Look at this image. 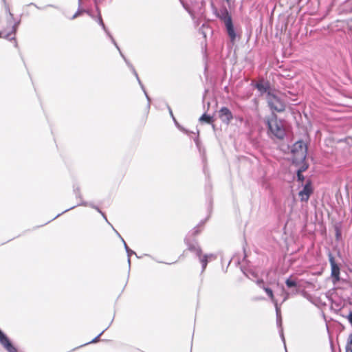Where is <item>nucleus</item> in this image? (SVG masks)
<instances>
[{
    "mask_svg": "<svg viewBox=\"0 0 352 352\" xmlns=\"http://www.w3.org/2000/svg\"><path fill=\"white\" fill-rule=\"evenodd\" d=\"M1 36V32H0V37Z\"/></svg>",
    "mask_w": 352,
    "mask_h": 352,
    "instance_id": "bf43d9fd",
    "label": "nucleus"
},
{
    "mask_svg": "<svg viewBox=\"0 0 352 352\" xmlns=\"http://www.w3.org/2000/svg\"><path fill=\"white\" fill-rule=\"evenodd\" d=\"M254 87L261 94L270 91V85L268 82H258L255 84Z\"/></svg>",
    "mask_w": 352,
    "mask_h": 352,
    "instance_id": "2eb2a0df",
    "label": "nucleus"
},
{
    "mask_svg": "<svg viewBox=\"0 0 352 352\" xmlns=\"http://www.w3.org/2000/svg\"><path fill=\"white\" fill-rule=\"evenodd\" d=\"M74 191L76 193V197L80 198L81 195L79 192V188L78 187L74 188Z\"/></svg>",
    "mask_w": 352,
    "mask_h": 352,
    "instance_id": "4c0bfd02",
    "label": "nucleus"
},
{
    "mask_svg": "<svg viewBox=\"0 0 352 352\" xmlns=\"http://www.w3.org/2000/svg\"><path fill=\"white\" fill-rule=\"evenodd\" d=\"M173 121L176 125V126L182 132H184V133L190 135V134H192L194 133V132L192 131H190L189 130L185 129L184 127H183L182 126H181L177 121V120L175 119V118H173Z\"/></svg>",
    "mask_w": 352,
    "mask_h": 352,
    "instance_id": "412c9836",
    "label": "nucleus"
},
{
    "mask_svg": "<svg viewBox=\"0 0 352 352\" xmlns=\"http://www.w3.org/2000/svg\"><path fill=\"white\" fill-rule=\"evenodd\" d=\"M298 196L301 201H308V180L303 184L302 190L298 192Z\"/></svg>",
    "mask_w": 352,
    "mask_h": 352,
    "instance_id": "ddd939ff",
    "label": "nucleus"
},
{
    "mask_svg": "<svg viewBox=\"0 0 352 352\" xmlns=\"http://www.w3.org/2000/svg\"><path fill=\"white\" fill-rule=\"evenodd\" d=\"M113 230L115 231L116 234L118 236V237L122 240V242L124 245V243H126V242L124 241V239L121 236V235L119 234V232L116 229H113Z\"/></svg>",
    "mask_w": 352,
    "mask_h": 352,
    "instance_id": "ea45409f",
    "label": "nucleus"
},
{
    "mask_svg": "<svg viewBox=\"0 0 352 352\" xmlns=\"http://www.w3.org/2000/svg\"><path fill=\"white\" fill-rule=\"evenodd\" d=\"M104 0H94L95 4H96V7L98 6V3H100L102 1H103Z\"/></svg>",
    "mask_w": 352,
    "mask_h": 352,
    "instance_id": "a18cd8bd",
    "label": "nucleus"
},
{
    "mask_svg": "<svg viewBox=\"0 0 352 352\" xmlns=\"http://www.w3.org/2000/svg\"><path fill=\"white\" fill-rule=\"evenodd\" d=\"M94 209L97 210L100 214L102 212L98 206H96Z\"/></svg>",
    "mask_w": 352,
    "mask_h": 352,
    "instance_id": "49530a36",
    "label": "nucleus"
},
{
    "mask_svg": "<svg viewBox=\"0 0 352 352\" xmlns=\"http://www.w3.org/2000/svg\"><path fill=\"white\" fill-rule=\"evenodd\" d=\"M110 326V324L105 329H104L100 333H99L96 338H94L92 340H91L90 342H87L84 344H82L81 346H80L79 347H81V346H85L87 344H91V343H96L97 342L98 340H99V338L103 334V333L109 328V327Z\"/></svg>",
    "mask_w": 352,
    "mask_h": 352,
    "instance_id": "4be33fe9",
    "label": "nucleus"
},
{
    "mask_svg": "<svg viewBox=\"0 0 352 352\" xmlns=\"http://www.w3.org/2000/svg\"><path fill=\"white\" fill-rule=\"evenodd\" d=\"M256 283L259 287H262L265 290V292H266L267 296L271 298L272 301L274 303V301H277L276 300L274 299L272 289H270V287H264V282L263 280H258Z\"/></svg>",
    "mask_w": 352,
    "mask_h": 352,
    "instance_id": "4468645a",
    "label": "nucleus"
},
{
    "mask_svg": "<svg viewBox=\"0 0 352 352\" xmlns=\"http://www.w3.org/2000/svg\"><path fill=\"white\" fill-rule=\"evenodd\" d=\"M5 8H6V12H8L9 16H10V18H12H12H13V14H12V13L10 12V8H9V6H8L6 3V4H5Z\"/></svg>",
    "mask_w": 352,
    "mask_h": 352,
    "instance_id": "2f4dec72",
    "label": "nucleus"
},
{
    "mask_svg": "<svg viewBox=\"0 0 352 352\" xmlns=\"http://www.w3.org/2000/svg\"><path fill=\"white\" fill-rule=\"evenodd\" d=\"M184 243L187 245V249L194 253L196 256L202 253V250L196 239H190V234H187L184 239Z\"/></svg>",
    "mask_w": 352,
    "mask_h": 352,
    "instance_id": "39448f33",
    "label": "nucleus"
},
{
    "mask_svg": "<svg viewBox=\"0 0 352 352\" xmlns=\"http://www.w3.org/2000/svg\"><path fill=\"white\" fill-rule=\"evenodd\" d=\"M90 0H78V10L70 18L71 20H74L85 13V3L89 2Z\"/></svg>",
    "mask_w": 352,
    "mask_h": 352,
    "instance_id": "9b49d317",
    "label": "nucleus"
},
{
    "mask_svg": "<svg viewBox=\"0 0 352 352\" xmlns=\"http://www.w3.org/2000/svg\"><path fill=\"white\" fill-rule=\"evenodd\" d=\"M124 249H125L126 254H127V257H128L127 262H128V265H129V269L130 270V267H131V258H130V257H131V256L132 254H135L137 257H138V256H137L136 253L133 250H131L128 247V245H126V243H124Z\"/></svg>",
    "mask_w": 352,
    "mask_h": 352,
    "instance_id": "6ab92c4d",
    "label": "nucleus"
},
{
    "mask_svg": "<svg viewBox=\"0 0 352 352\" xmlns=\"http://www.w3.org/2000/svg\"><path fill=\"white\" fill-rule=\"evenodd\" d=\"M2 1H3V2L4 3V4H6V0H2Z\"/></svg>",
    "mask_w": 352,
    "mask_h": 352,
    "instance_id": "6e6d98bb",
    "label": "nucleus"
},
{
    "mask_svg": "<svg viewBox=\"0 0 352 352\" xmlns=\"http://www.w3.org/2000/svg\"><path fill=\"white\" fill-rule=\"evenodd\" d=\"M340 236V234L339 233V231L337 230V232H336V237H337V239H339Z\"/></svg>",
    "mask_w": 352,
    "mask_h": 352,
    "instance_id": "de8ad7c7",
    "label": "nucleus"
},
{
    "mask_svg": "<svg viewBox=\"0 0 352 352\" xmlns=\"http://www.w3.org/2000/svg\"><path fill=\"white\" fill-rule=\"evenodd\" d=\"M109 225H110V226H111V227H112V228H113V229H115V228L112 226V224H109Z\"/></svg>",
    "mask_w": 352,
    "mask_h": 352,
    "instance_id": "13d9d810",
    "label": "nucleus"
},
{
    "mask_svg": "<svg viewBox=\"0 0 352 352\" xmlns=\"http://www.w3.org/2000/svg\"><path fill=\"white\" fill-rule=\"evenodd\" d=\"M346 352H352V333L349 336L346 346Z\"/></svg>",
    "mask_w": 352,
    "mask_h": 352,
    "instance_id": "5701e85b",
    "label": "nucleus"
},
{
    "mask_svg": "<svg viewBox=\"0 0 352 352\" xmlns=\"http://www.w3.org/2000/svg\"><path fill=\"white\" fill-rule=\"evenodd\" d=\"M212 12L216 17L223 23L226 33L229 36L230 41L234 43L236 38V33L235 32L232 16L228 8L226 6H222L219 10H218L212 5Z\"/></svg>",
    "mask_w": 352,
    "mask_h": 352,
    "instance_id": "f257e3e1",
    "label": "nucleus"
},
{
    "mask_svg": "<svg viewBox=\"0 0 352 352\" xmlns=\"http://www.w3.org/2000/svg\"><path fill=\"white\" fill-rule=\"evenodd\" d=\"M78 206H89L92 208H95V207L96 206V205H94L93 203H88L87 201H81L80 203H78L76 206H74L68 209H66L65 210H64L63 212H62L60 214H58L55 217H54L52 219H55L56 218L58 217L61 214H63L73 208H74L75 207Z\"/></svg>",
    "mask_w": 352,
    "mask_h": 352,
    "instance_id": "dca6fc26",
    "label": "nucleus"
},
{
    "mask_svg": "<svg viewBox=\"0 0 352 352\" xmlns=\"http://www.w3.org/2000/svg\"><path fill=\"white\" fill-rule=\"evenodd\" d=\"M285 284L288 288L293 289L292 292L294 294H298L300 290V286L298 285V282L292 277H289L285 281Z\"/></svg>",
    "mask_w": 352,
    "mask_h": 352,
    "instance_id": "f8f14e48",
    "label": "nucleus"
},
{
    "mask_svg": "<svg viewBox=\"0 0 352 352\" xmlns=\"http://www.w3.org/2000/svg\"><path fill=\"white\" fill-rule=\"evenodd\" d=\"M128 67L131 71V72L135 76V77H138V73H137L135 69L134 68V67L133 66V65L132 64L130 65Z\"/></svg>",
    "mask_w": 352,
    "mask_h": 352,
    "instance_id": "c756f323",
    "label": "nucleus"
},
{
    "mask_svg": "<svg viewBox=\"0 0 352 352\" xmlns=\"http://www.w3.org/2000/svg\"><path fill=\"white\" fill-rule=\"evenodd\" d=\"M0 344L8 352H18L7 335L0 329Z\"/></svg>",
    "mask_w": 352,
    "mask_h": 352,
    "instance_id": "423d86ee",
    "label": "nucleus"
},
{
    "mask_svg": "<svg viewBox=\"0 0 352 352\" xmlns=\"http://www.w3.org/2000/svg\"><path fill=\"white\" fill-rule=\"evenodd\" d=\"M107 35L109 37V38L111 39L112 43L115 45V47H116V49L119 51V52H122L119 46L118 45L117 43L116 42L115 39L113 38V37L112 36V35L111 34V33L109 32V31H107Z\"/></svg>",
    "mask_w": 352,
    "mask_h": 352,
    "instance_id": "a878e982",
    "label": "nucleus"
},
{
    "mask_svg": "<svg viewBox=\"0 0 352 352\" xmlns=\"http://www.w3.org/2000/svg\"><path fill=\"white\" fill-rule=\"evenodd\" d=\"M227 3H229L230 0H225Z\"/></svg>",
    "mask_w": 352,
    "mask_h": 352,
    "instance_id": "5fc2aeb1",
    "label": "nucleus"
},
{
    "mask_svg": "<svg viewBox=\"0 0 352 352\" xmlns=\"http://www.w3.org/2000/svg\"><path fill=\"white\" fill-rule=\"evenodd\" d=\"M197 256L201 264V272H204L210 261L214 260L216 258V256L213 254H202L201 253L200 255H197Z\"/></svg>",
    "mask_w": 352,
    "mask_h": 352,
    "instance_id": "1a4fd4ad",
    "label": "nucleus"
},
{
    "mask_svg": "<svg viewBox=\"0 0 352 352\" xmlns=\"http://www.w3.org/2000/svg\"><path fill=\"white\" fill-rule=\"evenodd\" d=\"M219 117L221 121L228 124L233 119V115L231 111L226 107H223L219 111Z\"/></svg>",
    "mask_w": 352,
    "mask_h": 352,
    "instance_id": "0eeeda50",
    "label": "nucleus"
},
{
    "mask_svg": "<svg viewBox=\"0 0 352 352\" xmlns=\"http://www.w3.org/2000/svg\"><path fill=\"white\" fill-rule=\"evenodd\" d=\"M309 195L311 194V186H309Z\"/></svg>",
    "mask_w": 352,
    "mask_h": 352,
    "instance_id": "3c124183",
    "label": "nucleus"
},
{
    "mask_svg": "<svg viewBox=\"0 0 352 352\" xmlns=\"http://www.w3.org/2000/svg\"><path fill=\"white\" fill-rule=\"evenodd\" d=\"M85 10L86 11L85 12V13L87 14L93 19L96 18L95 16L92 14L91 10L87 8V3H85Z\"/></svg>",
    "mask_w": 352,
    "mask_h": 352,
    "instance_id": "bb28decb",
    "label": "nucleus"
},
{
    "mask_svg": "<svg viewBox=\"0 0 352 352\" xmlns=\"http://www.w3.org/2000/svg\"><path fill=\"white\" fill-rule=\"evenodd\" d=\"M100 214L102 216V218H104V219L107 222V223L110 224V223L107 220V218L105 214L103 212H102V213H100Z\"/></svg>",
    "mask_w": 352,
    "mask_h": 352,
    "instance_id": "c03bdc74",
    "label": "nucleus"
},
{
    "mask_svg": "<svg viewBox=\"0 0 352 352\" xmlns=\"http://www.w3.org/2000/svg\"><path fill=\"white\" fill-rule=\"evenodd\" d=\"M135 78H136V79H137V80L138 82V84L140 85L141 89H142V91H144V89H145L144 86L143 85L142 82H141L139 76H138V77H135Z\"/></svg>",
    "mask_w": 352,
    "mask_h": 352,
    "instance_id": "e433bc0d",
    "label": "nucleus"
},
{
    "mask_svg": "<svg viewBox=\"0 0 352 352\" xmlns=\"http://www.w3.org/2000/svg\"><path fill=\"white\" fill-rule=\"evenodd\" d=\"M27 6H34L35 8H36L37 9H38V10H43V9H45V8H46V7H51V8H55V9H58V6H55V5H53V4H48V5L45 6V7H39V6H38L36 4H35V3H29V4H28V5H27Z\"/></svg>",
    "mask_w": 352,
    "mask_h": 352,
    "instance_id": "393cba45",
    "label": "nucleus"
},
{
    "mask_svg": "<svg viewBox=\"0 0 352 352\" xmlns=\"http://www.w3.org/2000/svg\"><path fill=\"white\" fill-rule=\"evenodd\" d=\"M180 3L182 5L183 8L188 10V6H186V3L183 0H179Z\"/></svg>",
    "mask_w": 352,
    "mask_h": 352,
    "instance_id": "79ce46f5",
    "label": "nucleus"
},
{
    "mask_svg": "<svg viewBox=\"0 0 352 352\" xmlns=\"http://www.w3.org/2000/svg\"><path fill=\"white\" fill-rule=\"evenodd\" d=\"M96 10L98 12V16H97V17H96L94 19V20H96V21L102 27V28L105 32V33H107V31H109V30L107 29V28L103 22L100 12L99 10V8L98 6H96Z\"/></svg>",
    "mask_w": 352,
    "mask_h": 352,
    "instance_id": "a211bd4d",
    "label": "nucleus"
},
{
    "mask_svg": "<svg viewBox=\"0 0 352 352\" xmlns=\"http://www.w3.org/2000/svg\"><path fill=\"white\" fill-rule=\"evenodd\" d=\"M307 168H308V164L306 162H305L303 164V165L299 169L297 170L296 176H297L298 181H299L302 183L304 182L305 177L302 175V173L304 171H305Z\"/></svg>",
    "mask_w": 352,
    "mask_h": 352,
    "instance_id": "f3484780",
    "label": "nucleus"
},
{
    "mask_svg": "<svg viewBox=\"0 0 352 352\" xmlns=\"http://www.w3.org/2000/svg\"><path fill=\"white\" fill-rule=\"evenodd\" d=\"M143 92H144V95L146 96V100L148 101L147 107H148V108H150L151 98H150L149 96L148 95V94H147V92H146L145 89H144V91H143Z\"/></svg>",
    "mask_w": 352,
    "mask_h": 352,
    "instance_id": "c85d7f7f",
    "label": "nucleus"
},
{
    "mask_svg": "<svg viewBox=\"0 0 352 352\" xmlns=\"http://www.w3.org/2000/svg\"><path fill=\"white\" fill-rule=\"evenodd\" d=\"M166 107H167V109L168 110L170 117L173 119V118H175V117H174V115L173 113V111H172L170 107L168 104H166Z\"/></svg>",
    "mask_w": 352,
    "mask_h": 352,
    "instance_id": "58836bf2",
    "label": "nucleus"
},
{
    "mask_svg": "<svg viewBox=\"0 0 352 352\" xmlns=\"http://www.w3.org/2000/svg\"><path fill=\"white\" fill-rule=\"evenodd\" d=\"M78 347H76L75 349H73L72 351H75V349H78Z\"/></svg>",
    "mask_w": 352,
    "mask_h": 352,
    "instance_id": "4d7b16f0",
    "label": "nucleus"
},
{
    "mask_svg": "<svg viewBox=\"0 0 352 352\" xmlns=\"http://www.w3.org/2000/svg\"><path fill=\"white\" fill-rule=\"evenodd\" d=\"M329 261L331 267V276L333 280V283H336L340 280V268L335 263L334 258L333 257H330Z\"/></svg>",
    "mask_w": 352,
    "mask_h": 352,
    "instance_id": "9d476101",
    "label": "nucleus"
},
{
    "mask_svg": "<svg viewBox=\"0 0 352 352\" xmlns=\"http://www.w3.org/2000/svg\"><path fill=\"white\" fill-rule=\"evenodd\" d=\"M307 151L308 145L307 143L301 140L296 142L291 148V153L293 155V163L299 164L301 162H305Z\"/></svg>",
    "mask_w": 352,
    "mask_h": 352,
    "instance_id": "7ed1b4c3",
    "label": "nucleus"
},
{
    "mask_svg": "<svg viewBox=\"0 0 352 352\" xmlns=\"http://www.w3.org/2000/svg\"><path fill=\"white\" fill-rule=\"evenodd\" d=\"M19 24H20V21H18L17 22H16V23L13 25V26H12V33H13V34H15V33H16V30H17V28H18V26H19Z\"/></svg>",
    "mask_w": 352,
    "mask_h": 352,
    "instance_id": "cd10ccee",
    "label": "nucleus"
},
{
    "mask_svg": "<svg viewBox=\"0 0 352 352\" xmlns=\"http://www.w3.org/2000/svg\"><path fill=\"white\" fill-rule=\"evenodd\" d=\"M135 78H136V79H137V80L138 82V84L140 85L141 89H142V91H144V89H145L144 86L143 85L142 82H141L139 76H138V77H135Z\"/></svg>",
    "mask_w": 352,
    "mask_h": 352,
    "instance_id": "c9c22d12",
    "label": "nucleus"
},
{
    "mask_svg": "<svg viewBox=\"0 0 352 352\" xmlns=\"http://www.w3.org/2000/svg\"><path fill=\"white\" fill-rule=\"evenodd\" d=\"M199 121L201 122H206L208 124H211L213 122V117L204 113L200 118Z\"/></svg>",
    "mask_w": 352,
    "mask_h": 352,
    "instance_id": "aec40b11",
    "label": "nucleus"
},
{
    "mask_svg": "<svg viewBox=\"0 0 352 352\" xmlns=\"http://www.w3.org/2000/svg\"><path fill=\"white\" fill-rule=\"evenodd\" d=\"M128 67L131 71V72L135 76V77H138V73H137L135 69L134 68V67L133 66V65L132 64L130 65Z\"/></svg>",
    "mask_w": 352,
    "mask_h": 352,
    "instance_id": "7c9ffc66",
    "label": "nucleus"
},
{
    "mask_svg": "<svg viewBox=\"0 0 352 352\" xmlns=\"http://www.w3.org/2000/svg\"><path fill=\"white\" fill-rule=\"evenodd\" d=\"M12 34V32H11L8 33V34H6V36H5V38H7V39L14 40V41H16V40H15V38H14V37H12V38H10V35H11ZM15 46H16V47L17 46V43H16V42H15Z\"/></svg>",
    "mask_w": 352,
    "mask_h": 352,
    "instance_id": "72a5a7b5",
    "label": "nucleus"
},
{
    "mask_svg": "<svg viewBox=\"0 0 352 352\" xmlns=\"http://www.w3.org/2000/svg\"><path fill=\"white\" fill-rule=\"evenodd\" d=\"M287 296H285V297H284V298H283V302L285 301V300H287Z\"/></svg>",
    "mask_w": 352,
    "mask_h": 352,
    "instance_id": "09e8293b",
    "label": "nucleus"
},
{
    "mask_svg": "<svg viewBox=\"0 0 352 352\" xmlns=\"http://www.w3.org/2000/svg\"><path fill=\"white\" fill-rule=\"evenodd\" d=\"M120 56L122 57V58L124 59V62L126 63V64L128 67L130 65H131V63L129 62V60L128 59H126V58L124 56V55L122 52H120Z\"/></svg>",
    "mask_w": 352,
    "mask_h": 352,
    "instance_id": "473e14b6",
    "label": "nucleus"
},
{
    "mask_svg": "<svg viewBox=\"0 0 352 352\" xmlns=\"http://www.w3.org/2000/svg\"><path fill=\"white\" fill-rule=\"evenodd\" d=\"M267 102L269 107L272 111L283 112L285 109L286 105L285 102L278 96L272 94L271 91L267 92Z\"/></svg>",
    "mask_w": 352,
    "mask_h": 352,
    "instance_id": "20e7f679",
    "label": "nucleus"
},
{
    "mask_svg": "<svg viewBox=\"0 0 352 352\" xmlns=\"http://www.w3.org/2000/svg\"><path fill=\"white\" fill-rule=\"evenodd\" d=\"M200 230L199 229V228L197 226L195 228H194L191 231H190L188 234H190V239H195V236L199 234L200 233Z\"/></svg>",
    "mask_w": 352,
    "mask_h": 352,
    "instance_id": "b1692460",
    "label": "nucleus"
},
{
    "mask_svg": "<svg viewBox=\"0 0 352 352\" xmlns=\"http://www.w3.org/2000/svg\"><path fill=\"white\" fill-rule=\"evenodd\" d=\"M265 123L268 128V133L279 140H283L286 135V131L280 120H278L275 114L266 118Z\"/></svg>",
    "mask_w": 352,
    "mask_h": 352,
    "instance_id": "f03ea898",
    "label": "nucleus"
},
{
    "mask_svg": "<svg viewBox=\"0 0 352 352\" xmlns=\"http://www.w3.org/2000/svg\"><path fill=\"white\" fill-rule=\"evenodd\" d=\"M100 214L102 216V218H104V219L107 222V223L110 224V223L107 220V218L105 214L103 212H102V213H100Z\"/></svg>",
    "mask_w": 352,
    "mask_h": 352,
    "instance_id": "37998d69",
    "label": "nucleus"
},
{
    "mask_svg": "<svg viewBox=\"0 0 352 352\" xmlns=\"http://www.w3.org/2000/svg\"><path fill=\"white\" fill-rule=\"evenodd\" d=\"M274 307H275L276 315V324H277L278 327L280 329V330H279L280 336L281 337L282 340L284 342V345L285 346L283 330L282 328V317H281V314H280V306L278 305L277 301H274Z\"/></svg>",
    "mask_w": 352,
    "mask_h": 352,
    "instance_id": "6e6552de",
    "label": "nucleus"
},
{
    "mask_svg": "<svg viewBox=\"0 0 352 352\" xmlns=\"http://www.w3.org/2000/svg\"><path fill=\"white\" fill-rule=\"evenodd\" d=\"M199 130H197V136L194 138V141H195V143L196 144L197 146L198 147L199 145Z\"/></svg>",
    "mask_w": 352,
    "mask_h": 352,
    "instance_id": "f704fd0d",
    "label": "nucleus"
},
{
    "mask_svg": "<svg viewBox=\"0 0 352 352\" xmlns=\"http://www.w3.org/2000/svg\"><path fill=\"white\" fill-rule=\"evenodd\" d=\"M303 296H304V297H305V298H307V296H306L305 292H303Z\"/></svg>",
    "mask_w": 352,
    "mask_h": 352,
    "instance_id": "864d4df0",
    "label": "nucleus"
},
{
    "mask_svg": "<svg viewBox=\"0 0 352 352\" xmlns=\"http://www.w3.org/2000/svg\"><path fill=\"white\" fill-rule=\"evenodd\" d=\"M304 115H305V118H308V115L307 114V113L304 112Z\"/></svg>",
    "mask_w": 352,
    "mask_h": 352,
    "instance_id": "8fccbe9b",
    "label": "nucleus"
},
{
    "mask_svg": "<svg viewBox=\"0 0 352 352\" xmlns=\"http://www.w3.org/2000/svg\"><path fill=\"white\" fill-rule=\"evenodd\" d=\"M303 296H304V297H305V298H307V296H306L305 292H303Z\"/></svg>",
    "mask_w": 352,
    "mask_h": 352,
    "instance_id": "603ef678",
    "label": "nucleus"
},
{
    "mask_svg": "<svg viewBox=\"0 0 352 352\" xmlns=\"http://www.w3.org/2000/svg\"><path fill=\"white\" fill-rule=\"evenodd\" d=\"M113 230L115 231L116 234L118 236V237L122 240V242L124 245V243H126V242L124 241V239L121 236V235L119 234V232L116 229H113Z\"/></svg>",
    "mask_w": 352,
    "mask_h": 352,
    "instance_id": "a19ab883",
    "label": "nucleus"
}]
</instances>
